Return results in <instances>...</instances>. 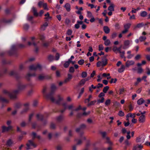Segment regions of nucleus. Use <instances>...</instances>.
I'll return each mask as SVG.
<instances>
[{
    "label": "nucleus",
    "mask_w": 150,
    "mask_h": 150,
    "mask_svg": "<svg viewBox=\"0 0 150 150\" xmlns=\"http://www.w3.org/2000/svg\"><path fill=\"white\" fill-rule=\"evenodd\" d=\"M4 93L6 94L12 100H15L17 98V95L19 93V90L16 89L12 92H9L6 90L4 91Z\"/></svg>",
    "instance_id": "f257e3e1"
},
{
    "label": "nucleus",
    "mask_w": 150,
    "mask_h": 150,
    "mask_svg": "<svg viewBox=\"0 0 150 150\" xmlns=\"http://www.w3.org/2000/svg\"><path fill=\"white\" fill-rule=\"evenodd\" d=\"M57 89V87L54 84H52L51 86V90L50 93L48 94L45 95V97L47 99H50L52 102L55 101V98L53 95L55 91Z\"/></svg>",
    "instance_id": "f03ea898"
},
{
    "label": "nucleus",
    "mask_w": 150,
    "mask_h": 150,
    "mask_svg": "<svg viewBox=\"0 0 150 150\" xmlns=\"http://www.w3.org/2000/svg\"><path fill=\"white\" fill-rule=\"evenodd\" d=\"M27 147L26 149L27 150H29L30 149H32L33 148L30 147L31 146L34 148H35L36 147L37 145L34 142L33 140H30L28 141V142L26 144Z\"/></svg>",
    "instance_id": "7ed1b4c3"
},
{
    "label": "nucleus",
    "mask_w": 150,
    "mask_h": 150,
    "mask_svg": "<svg viewBox=\"0 0 150 150\" xmlns=\"http://www.w3.org/2000/svg\"><path fill=\"white\" fill-rule=\"evenodd\" d=\"M51 78V76L45 75L44 74H40L38 75L37 78L38 81H41L45 79H49Z\"/></svg>",
    "instance_id": "20e7f679"
},
{
    "label": "nucleus",
    "mask_w": 150,
    "mask_h": 150,
    "mask_svg": "<svg viewBox=\"0 0 150 150\" xmlns=\"http://www.w3.org/2000/svg\"><path fill=\"white\" fill-rule=\"evenodd\" d=\"M41 68L42 67L39 64L32 65L30 66L29 67V68L30 70L34 71L36 70L37 69L40 70L41 69Z\"/></svg>",
    "instance_id": "39448f33"
},
{
    "label": "nucleus",
    "mask_w": 150,
    "mask_h": 150,
    "mask_svg": "<svg viewBox=\"0 0 150 150\" xmlns=\"http://www.w3.org/2000/svg\"><path fill=\"white\" fill-rule=\"evenodd\" d=\"M12 127L11 126H9L8 127H6L5 126H3L1 127L2 129V132L4 133L6 132H8L12 129Z\"/></svg>",
    "instance_id": "423d86ee"
},
{
    "label": "nucleus",
    "mask_w": 150,
    "mask_h": 150,
    "mask_svg": "<svg viewBox=\"0 0 150 150\" xmlns=\"http://www.w3.org/2000/svg\"><path fill=\"white\" fill-rule=\"evenodd\" d=\"M145 116L141 115L139 118L138 121L140 123H144L145 122Z\"/></svg>",
    "instance_id": "0eeeda50"
},
{
    "label": "nucleus",
    "mask_w": 150,
    "mask_h": 150,
    "mask_svg": "<svg viewBox=\"0 0 150 150\" xmlns=\"http://www.w3.org/2000/svg\"><path fill=\"white\" fill-rule=\"evenodd\" d=\"M107 61L106 56H104L102 58V61L101 62L102 64V67L105 66L107 64Z\"/></svg>",
    "instance_id": "6e6552de"
},
{
    "label": "nucleus",
    "mask_w": 150,
    "mask_h": 150,
    "mask_svg": "<svg viewBox=\"0 0 150 150\" xmlns=\"http://www.w3.org/2000/svg\"><path fill=\"white\" fill-rule=\"evenodd\" d=\"M31 136L32 137V139L33 140L35 138H37L39 139H40L41 138V136L39 135H37V134L35 132H33L31 134Z\"/></svg>",
    "instance_id": "1a4fd4ad"
},
{
    "label": "nucleus",
    "mask_w": 150,
    "mask_h": 150,
    "mask_svg": "<svg viewBox=\"0 0 150 150\" xmlns=\"http://www.w3.org/2000/svg\"><path fill=\"white\" fill-rule=\"evenodd\" d=\"M16 48V46L13 45L12 47L11 50L8 52V53L10 55H12L14 54V50Z\"/></svg>",
    "instance_id": "9d476101"
},
{
    "label": "nucleus",
    "mask_w": 150,
    "mask_h": 150,
    "mask_svg": "<svg viewBox=\"0 0 150 150\" xmlns=\"http://www.w3.org/2000/svg\"><path fill=\"white\" fill-rule=\"evenodd\" d=\"M106 142H105L108 144L109 146H112L113 145L112 142L110 141V138L108 137H105Z\"/></svg>",
    "instance_id": "9b49d317"
},
{
    "label": "nucleus",
    "mask_w": 150,
    "mask_h": 150,
    "mask_svg": "<svg viewBox=\"0 0 150 150\" xmlns=\"http://www.w3.org/2000/svg\"><path fill=\"white\" fill-rule=\"evenodd\" d=\"M88 78H88L85 79H82L79 82V85H83L86 82L89 80Z\"/></svg>",
    "instance_id": "f8f14e48"
},
{
    "label": "nucleus",
    "mask_w": 150,
    "mask_h": 150,
    "mask_svg": "<svg viewBox=\"0 0 150 150\" xmlns=\"http://www.w3.org/2000/svg\"><path fill=\"white\" fill-rule=\"evenodd\" d=\"M0 102L8 103L9 100L2 96H0Z\"/></svg>",
    "instance_id": "ddd939ff"
},
{
    "label": "nucleus",
    "mask_w": 150,
    "mask_h": 150,
    "mask_svg": "<svg viewBox=\"0 0 150 150\" xmlns=\"http://www.w3.org/2000/svg\"><path fill=\"white\" fill-rule=\"evenodd\" d=\"M103 30L104 32L106 34L109 33L110 31V28L107 26H105L103 27Z\"/></svg>",
    "instance_id": "4468645a"
},
{
    "label": "nucleus",
    "mask_w": 150,
    "mask_h": 150,
    "mask_svg": "<svg viewBox=\"0 0 150 150\" xmlns=\"http://www.w3.org/2000/svg\"><path fill=\"white\" fill-rule=\"evenodd\" d=\"M36 76L35 74V73L31 74H30L29 73H28L27 75L25 76V78L26 79L28 80L29 81L30 80V77L32 76Z\"/></svg>",
    "instance_id": "2eb2a0df"
},
{
    "label": "nucleus",
    "mask_w": 150,
    "mask_h": 150,
    "mask_svg": "<svg viewBox=\"0 0 150 150\" xmlns=\"http://www.w3.org/2000/svg\"><path fill=\"white\" fill-rule=\"evenodd\" d=\"M57 97L58 99L56 100H55V101L53 102L57 104H59L60 103V101L63 100V98L59 95H58Z\"/></svg>",
    "instance_id": "dca6fc26"
},
{
    "label": "nucleus",
    "mask_w": 150,
    "mask_h": 150,
    "mask_svg": "<svg viewBox=\"0 0 150 150\" xmlns=\"http://www.w3.org/2000/svg\"><path fill=\"white\" fill-rule=\"evenodd\" d=\"M134 62L132 61H127L126 63V66L128 67L129 66L134 64Z\"/></svg>",
    "instance_id": "f3484780"
},
{
    "label": "nucleus",
    "mask_w": 150,
    "mask_h": 150,
    "mask_svg": "<svg viewBox=\"0 0 150 150\" xmlns=\"http://www.w3.org/2000/svg\"><path fill=\"white\" fill-rule=\"evenodd\" d=\"M114 4H110V6L108 7V10L110 11H114Z\"/></svg>",
    "instance_id": "a211bd4d"
},
{
    "label": "nucleus",
    "mask_w": 150,
    "mask_h": 150,
    "mask_svg": "<svg viewBox=\"0 0 150 150\" xmlns=\"http://www.w3.org/2000/svg\"><path fill=\"white\" fill-rule=\"evenodd\" d=\"M131 24L130 23H127L125 24L124 25V29L127 30H128V29L130 28Z\"/></svg>",
    "instance_id": "6ab92c4d"
},
{
    "label": "nucleus",
    "mask_w": 150,
    "mask_h": 150,
    "mask_svg": "<svg viewBox=\"0 0 150 150\" xmlns=\"http://www.w3.org/2000/svg\"><path fill=\"white\" fill-rule=\"evenodd\" d=\"M144 140L145 138H143L142 139H141L140 137H137L136 139V142H141L143 143Z\"/></svg>",
    "instance_id": "aec40b11"
},
{
    "label": "nucleus",
    "mask_w": 150,
    "mask_h": 150,
    "mask_svg": "<svg viewBox=\"0 0 150 150\" xmlns=\"http://www.w3.org/2000/svg\"><path fill=\"white\" fill-rule=\"evenodd\" d=\"M48 26V23L47 22H45L41 27V29L42 30L44 31L46 29V28Z\"/></svg>",
    "instance_id": "412c9836"
},
{
    "label": "nucleus",
    "mask_w": 150,
    "mask_h": 150,
    "mask_svg": "<svg viewBox=\"0 0 150 150\" xmlns=\"http://www.w3.org/2000/svg\"><path fill=\"white\" fill-rule=\"evenodd\" d=\"M64 7L67 11H69L70 10V5L69 4H66L64 6Z\"/></svg>",
    "instance_id": "4be33fe9"
},
{
    "label": "nucleus",
    "mask_w": 150,
    "mask_h": 150,
    "mask_svg": "<svg viewBox=\"0 0 150 150\" xmlns=\"http://www.w3.org/2000/svg\"><path fill=\"white\" fill-rule=\"evenodd\" d=\"M125 67L123 65H122L120 68H119L118 70V71L120 73L123 72L125 70Z\"/></svg>",
    "instance_id": "5701e85b"
},
{
    "label": "nucleus",
    "mask_w": 150,
    "mask_h": 150,
    "mask_svg": "<svg viewBox=\"0 0 150 150\" xmlns=\"http://www.w3.org/2000/svg\"><path fill=\"white\" fill-rule=\"evenodd\" d=\"M32 10L33 13L34 15L35 16H37L38 15V14L37 12L36 8H35L33 7L32 8Z\"/></svg>",
    "instance_id": "b1692460"
},
{
    "label": "nucleus",
    "mask_w": 150,
    "mask_h": 150,
    "mask_svg": "<svg viewBox=\"0 0 150 150\" xmlns=\"http://www.w3.org/2000/svg\"><path fill=\"white\" fill-rule=\"evenodd\" d=\"M13 143L11 139H9L7 141L6 144L8 146H10L13 144Z\"/></svg>",
    "instance_id": "393cba45"
},
{
    "label": "nucleus",
    "mask_w": 150,
    "mask_h": 150,
    "mask_svg": "<svg viewBox=\"0 0 150 150\" xmlns=\"http://www.w3.org/2000/svg\"><path fill=\"white\" fill-rule=\"evenodd\" d=\"M36 116L38 120H42L44 117L43 115H42L40 114H37Z\"/></svg>",
    "instance_id": "a878e982"
},
{
    "label": "nucleus",
    "mask_w": 150,
    "mask_h": 150,
    "mask_svg": "<svg viewBox=\"0 0 150 150\" xmlns=\"http://www.w3.org/2000/svg\"><path fill=\"white\" fill-rule=\"evenodd\" d=\"M144 102H145V101L142 98L138 100L137 101V104L139 105H141Z\"/></svg>",
    "instance_id": "bb28decb"
},
{
    "label": "nucleus",
    "mask_w": 150,
    "mask_h": 150,
    "mask_svg": "<svg viewBox=\"0 0 150 150\" xmlns=\"http://www.w3.org/2000/svg\"><path fill=\"white\" fill-rule=\"evenodd\" d=\"M17 47L18 48H23L25 47V45L23 44H19L17 45Z\"/></svg>",
    "instance_id": "cd10ccee"
},
{
    "label": "nucleus",
    "mask_w": 150,
    "mask_h": 150,
    "mask_svg": "<svg viewBox=\"0 0 150 150\" xmlns=\"http://www.w3.org/2000/svg\"><path fill=\"white\" fill-rule=\"evenodd\" d=\"M63 119V116L62 115H61L57 118V120L58 122H60L62 121Z\"/></svg>",
    "instance_id": "c85d7f7f"
},
{
    "label": "nucleus",
    "mask_w": 150,
    "mask_h": 150,
    "mask_svg": "<svg viewBox=\"0 0 150 150\" xmlns=\"http://www.w3.org/2000/svg\"><path fill=\"white\" fill-rule=\"evenodd\" d=\"M9 74L10 76H15L16 75V72L14 70H12L10 72Z\"/></svg>",
    "instance_id": "c756f323"
},
{
    "label": "nucleus",
    "mask_w": 150,
    "mask_h": 150,
    "mask_svg": "<svg viewBox=\"0 0 150 150\" xmlns=\"http://www.w3.org/2000/svg\"><path fill=\"white\" fill-rule=\"evenodd\" d=\"M87 75V74L86 71H83L82 72L81 74V76L83 78L86 77Z\"/></svg>",
    "instance_id": "7c9ffc66"
},
{
    "label": "nucleus",
    "mask_w": 150,
    "mask_h": 150,
    "mask_svg": "<svg viewBox=\"0 0 150 150\" xmlns=\"http://www.w3.org/2000/svg\"><path fill=\"white\" fill-rule=\"evenodd\" d=\"M21 105L20 103H17L15 104V108L16 109H19L20 108L21 106Z\"/></svg>",
    "instance_id": "2f4dec72"
},
{
    "label": "nucleus",
    "mask_w": 150,
    "mask_h": 150,
    "mask_svg": "<svg viewBox=\"0 0 150 150\" xmlns=\"http://www.w3.org/2000/svg\"><path fill=\"white\" fill-rule=\"evenodd\" d=\"M146 39V36H142L139 38V39L140 42H142L144 41Z\"/></svg>",
    "instance_id": "473e14b6"
},
{
    "label": "nucleus",
    "mask_w": 150,
    "mask_h": 150,
    "mask_svg": "<svg viewBox=\"0 0 150 150\" xmlns=\"http://www.w3.org/2000/svg\"><path fill=\"white\" fill-rule=\"evenodd\" d=\"M120 54V56L122 58H124L125 59L126 57L125 56V51H123L122 52H119Z\"/></svg>",
    "instance_id": "72a5a7b5"
},
{
    "label": "nucleus",
    "mask_w": 150,
    "mask_h": 150,
    "mask_svg": "<svg viewBox=\"0 0 150 150\" xmlns=\"http://www.w3.org/2000/svg\"><path fill=\"white\" fill-rule=\"evenodd\" d=\"M135 114L134 113V114H133V115H132L131 113H129V114H128L127 115L126 117L127 118L129 117H133V118H134L135 117Z\"/></svg>",
    "instance_id": "f704fd0d"
},
{
    "label": "nucleus",
    "mask_w": 150,
    "mask_h": 150,
    "mask_svg": "<svg viewBox=\"0 0 150 150\" xmlns=\"http://www.w3.org/2000/svg\"><path fill=\"white\" fill-rule=\"evenodd\" d=\"M147 15V13L145 11H143L140 13V16L143 17H145Z\"/></svg>",
    "instance_id": "c9c22d12"
},
{
    "label": "nucleus",
    "mask_w": 150,
    "mask_h": 150,
    "mask_svg": "<svg viewBox=\"0 0 150 150\" xmlns=\"http://www.w3.org/2000/svg\"><path fill=\"white\" fill-rule=\"evenodd\" d=\"M109 87L108 86H107L103 88V92L105 93H106L107 91L109 89Z\"/></svg>",
    "instance_id": "e433bc0d"
},
{
    "label": "nucleus",
    "mask_w": 150,
    "mask_h": 150,
    "mask_svg": "<svg viewBox=\"0 0 150 150\" xmlns=\"http://www.w3.org/2000/svg\"><path fill=\"white\" fill-rule=\"evenodd\" d=\"M48 59L49 61H51L53 60L54 59V57L52 55H50L48 56Z\"/></svg>",
    "instance_id": "4c0bfd02"
},
{
    "label": "nucleus",
    "mask_w": 150,
    "mask_h": 150,
    "mask_svg": "<svg viewBox=\"0 0 150 150\" xmlns=\"http://www.w3.org/2000/svg\"><path fill=\"white\" fill-rule=\"evenodd\" d=\"M25 87H26V86L25 85H21L19 86L18 89L19 90V92H20V90H23V89H25Z\"/></svg>",
    "instance_id": "58836bf2"
},
{
    "label": "nucleus",
    "mask_w": 150,
    "mask_h": 150,
    "mask_svg": "<svg viewBox=\"0 0 150 150\" xmlns=\"http://www.w3.org/2000/svg\"><path fill=\"white\" fill-rule=\"evenodd\" d=\"M143 147V146L142 145H141V144L138 145V146H134L133 149V150H136V149H137V148H138L139 149H141Z\"/></svg>",
    "instance_id": "ea45409f"
},
{
    "label": "nucleus",
    "mask_w": 150,
    "mask_h": 150,
    "mask_svg": "<svg viewBox=\"0 0 150 150\" xmlns=\"http://www.w3.org/2000/svg\"><path fill=\"white\" fill-rule=\"evenodd\" d=\"M144 25V24L143 23H139L137 24L136 26H135L134 28H140L142 27Z\"/></svg>",
    "instance_id": "a19ab883"
},
{
    "label": "nucleus",
    "mask_w": 150,
    "mask_h": 150,
    "mask_svg": "<svg viewBox=\"0 0 150 150\" xmlns=\"http://www.w3.org/2000/svg\"><path fill=\"white\" fill-rule=\"evenodd\" d=\"M24 68V64H21L19 67V69L20 71H21Z\"/></svg>",
    "instance_id": "79ce46f5"
},
{
    "label": "nucleus",
    "mask_w": 150,
    "mask_h": 150,
    "mask_svg": "<svg viewBox=\"0 0 150 150\" xmlns=\"http://www.w3.org/2000/svg\"><path fill=\"white\" fill-rule=\"evenodd\" d=\"M110 40L107 39L105 41L104 44L106 46H108L110 44Z\"/></svg>",
    "instance_id": "37998d69"
},
{
    "label": "nucleus",
    "mask_w": 150,
    "mask_h": 150,
    "mask_svg": "<svg viewBox=\"0 0 150 150\" xmlns=\"http://www.w3.org/2000/svg\"><path fill=\"white\" fill-rule=\"evenodd\" d=\"M92 97V96L91 95H90L89 96L88 98L87 99H86L85 100V103H87V102H88L90 100V98Z\"/></svg>",
    "instance_id": "c03bdc74"
},
{
    "label": "nucleus",
    "mask_w": 150,
    "mask_h": 150,
    "mask_svg": "<svg viewBox=\"0 0 150 150\" xmlns=\"http://www.w3.org/2000/svg\"><path fill=\"white\" fill-rule=\"evenodd\" d=\"M118 115L122 117L125 114L124 112L122 111H120L119 112Z\"/></svg>",
    "instance_id": "a18cd8bd"
},
{
    "label": "nucleus",
    "mask_w": 150,
    "mask_h": 150,
    "mask_svg": "<svg viewBox=\"0 0 150 150\" xmlns=\"http://www.w3.org/2000/svg\"><path fill=\"white\" fill-rule=\"evenodd\" d=\"M143 69L141 67H139L137 69V72L138 73L141 74L143 72Z\"/></svg>",
    "instance_id": "49530a36"
},
{
    "label": "nucleus",
    "mask_w": 150,
    "mask_h": 150,
    "mask_svg": "<svg viewBox=\"0 0 150 150\" xmlns=\"http://www.w3.org/2000/svg\"><path fill=\"white\" fill-rule=\"evenodd\" d=\"M26 125V123L25 121H23L20 123V126L22 127H24Z\"/></svg>",
    "instance_id": "de8ad7c7"
},
{
    "label": "nucleus",
    "mask_w": 150,
    "mask_h": 150,
    "mask_svg": "<svg viewBox=\"0 0 150 150\" xmlns=\"http://www.w3.org/2000/svg\"><path fill=\"white\" fill-rule=\"evenodd\" d=\"M87 16L89 18H91L93 17V16H92V14L91 13L90 11H87Z\"/></svg>",
    "instance_id": "09e8293b"
},
{
    "label": "nucleus",
    "mask_w": 150,
    "mask_h": 150,
    "mask_svg": "<svg viewBox=\"0 0 150 150\" xmlns=\"http://www.w3.org/2000/svg\"><path fill=\"white\" fill-rule=\"evenodd\" d=\"M105 98L104 97H102L101 99H99L98 100L97 102L98 103H103L104 102Z\"/></svg>",
    "instance_id": "8fccbe9b"
},
{
    "label": "nucleus",
    "mask_w": 150,
    "mask_h": 150,
    "mask_svg": "<svg viewBox=\"0 0 150 150\" xmlns=\"http://www.w3.org/2000/svg\"><path fill=\"white\" fill-rule=\"evenodd\" d=\"M96 102V100L91 101V102L89 103H88V106H89L91 105H93L95 104V103Z\"/></svg>",
    "instance_id": "3c124183"
},
{
    "label": "nucleus",
    "mask_w": 150,
    "mask_h": 150,
    "mask_svg": "<svg viewBox=\"0 0 150 150\" xmlns=\"http://www.w3.org/2000/svg\"><path fill=\"white\" fill-rule=\"evenodd\" d=\"M129 44V40H127L125 41L124 45L125 46L128 47Z\"/></svg>",
    "instance_id": "603ef678"
},
{
    "label": "nucleus",
    "mask_w": 150,
    "mask_h": 150,
    "mask_svg": "<svg viewBox=\"0 0 150 150\" xmlns=\"http://www.w3.org/2000/svg\"><path fill=\"white\" fill-rule=\"evenodd\" d=\"M69 72L72 73H73L74 71V69L73 67H70V68L69 69Z\"/></svg>",
    "instance_id": "864d4df0"
},
{
    "label": "nucleus",
    "mask_w": 150,
    "mask_h": 150,
    "mask_svg": "<svg viewBox=\"0 0 150 150\" xmlns=\"http://www.w3.org/2000/svg\"><path fill=\"white\" fill-rule=\"evenodd\" d=\"M34 115V114L33 113H31L29 115L28 120L30 122L31 121L32 118H33Z\"/></svg>",
    "instance_id": "5fc2aeb1"
},
{
    "label": "nucleus",
    "mask_w": 150,
    "mask_h": 150,
    "mask_svg": "<svg viewBox=\"0 0 150 150\" xmlns=\"http://www.w3.org/2000/svg\"><path fill=\"white\" fill-rule=\"evenodd\" d=\"M29 28V25L27 24H25L23 26L24 29L25 30H27Z\"/></svg>",
    "instance_id": "6e6d98bb"
},
{
    "label": "nucleus",
    "mask_w": 150,
    "mask_h": 150,
    "mask_svg": "<svg viewBox=\"0 0 150 150\" xmlns=\"http://www.w3.org/2000/svg\"><path fill=\"white\" fill-rule=\"evenodd\" d=\"M39 38L41 40L43 41L45 39V38L44 35H40Z\"/></svg>",
    "instance_id": "4d7b16f0"
},
{
    "label": "nucleus",
    "mask_w": 150,
    "mask_h": 150,
    "mask_svg": "<svg viewBox=\"0 0 150 150\" xmlns=\"http://www.w3.org/2000/svg\"><path fill=\"white\" fill-rule=\"evenodd\" d=\"M50 128L52 129H55L56 128L55 125L53 123H52L50 125Z\"/></svg>",
    "instance_id": "13d9d810"
},
{
    "label": "nucleus",
    "mask_w": 150,
    "mask_h": 150,
    "mask_svg": "<svg viewBox=\"0 0 150 150\" xmlns=\"http://www.w3.org/2000/svg\"><path fill=\"white\" fill-rule=\"evenodd\" d=\"M84 63V60L83 59H81L78 61V63L79 65H82Z\"/></svg>",
    "instance_id": "bf43d9fd"
},
{
    "label": "nucleus",
    "mask_w": 150,
    "mask_h": 150,
    "mask_svg": "<svg viewBox=\"0 0 150 150\" xmlns=\"http://www.w3.org/2000/svg\"><path fill=\"white\" fill-rule=\"evenodd\" d=\"M28 107L26 108L25 109L23 110L21 112H20L21 114H23L24 113L28 111Z\"/></svg>",
    "instance_id": "052dcab7"
},
{
    "label": "nucleus",
    "mask_w": 150,
    "mask_h": 150,
    "mask_svg": "<svg viewBox=\"0 0 150 150\" xmlns=\"http://www.w3.org/2000/svg\"><path fill=\"white\" fill-rule=\"evenodd\" d=\"M117 36V33L115 32H114L112 34L111 37L112 38L114 39Z\"/></svg>",
    "instance_id": "680f3d73"
},
{
    "label": "nucleus",
    "mask_w": 150,
    "mask_h": 150,
    "mask_svg": "<svg viewBox=\"0 0 150 150\" xmlns=\"http://www.w3.org/2000/svg\"><path fill=\"white\" fill-rule=\"evenodd\" d=\"M110 103V99L107 100L105 102V104L106 105H108Z\"/></svg>",
    "instance_id": "e2e57ef3"
},
{
    "label": "nucleus",
    "mask_w": 150,
    "mask_h": 150,
    "mask_svg": "<svg viewBox=\"0 0 150 150\" xmlns=\"http://www.w3.org/2000/svg\"><path fill=\"white\" fill-rule=\"evenodd\" d=\"M12 20L11 19L6 20V19H4L3 20V22L6 23H9L11 22Z\"/></svg>",
    "instance_id": "0e129e2a"
},
{
    "label": "nucleus",
    "mask_w": 150,
    "mask_h": 150,
    "mask_svg": "<svg viewBox=\"0 0 150 150\" xmlns=\"http://www.w3.org/2000/svg\"><path fill=\"white\" fill-rule=\"evenodd\" d=\"M101 134L102 135L103 137V138H105V137H106L105 136L107 135V133L106 132H101Z\"/></svg>",
    "instance_id": "69168bd1"
},
{
    "label": "nucleus",
    "mask_w": 150,
    "mask_h": 150,
    "mask_svg": "<svg viewBox=\"0 0 150 150\" xmlns=\"http://www.w3.org/2000/svg\"><path fill=\"white\" fill-rule=\"evenodd\" d=\"M69 62L67 61L64 64V67L65 68H67L69 67Z\"/></svg>",
    "instance_id": "338daca9"
},
{
    "label": "nucleus",
    "mask_w": 150,
    "mask_h": 150,
    "mask_svg": "<svg viewBox=\"0 0 150 150\" xmlns=\"http://www.w3.org/2000/svg\"><path fill=\"white\" fill-rule=\"evenodd\" d=\"M87 122L89 124H91L93 123L92 120L91 118H88L87 120Z\"/></svg>",
    "instance_id": "774afa93"
}]
</instances>
